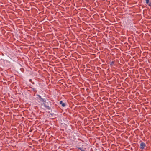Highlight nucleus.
<instances>
[{
  "label": "nucleus",
  "instance_id": "obj_1",
  "mask_svg": "<svg viewBox=\"0 0 151 151\" xmlns=\"http://www.w3.org/2000/svg\"><path fill=\"white\" fill-rule=\"evenodd\" d=\"M37 96L40 99L39 100L40 101L43 102V104L46 103V100L45 99L42 98L41 96L39 95H37Z\"/></svg>",
  "mask_w": 151,
  "mask_h": 151
},
{
  "label": "nucleus",
  "instance_id": "obj_2",
  "mask_svg": "<svg viewBox=\"0 0 151 151\" xmlns=\"http://www.w3.org/2000/svg\"><path fill=\"white\" fill-rule=\"evenodd\" d=\"M146 147V144L143 142H142L140 144V148L141 150H143L144 149L145 147Z\"/></svg>",
  "mask_w": 151,
  "mask_h": 151
},
{
  "label": "nucleus",
  "instance_id": "obj_3",
  "mask_svg": "<svg viewBox=\"0 0 151 151\" xmlns=\"http://www.w3.org/2000/svg\"><path fill=\"white\" fill-rule=\"evenodd\" d=\"M44 104V106L45 107V109H46L48 110H50L51 111H52V109L48 105H47L45 103L43 104Z\"/></svg>",
  "mask_w": 151,
  "mask_h": 151
},
{
  "label": "nucleus",
  "instance_id": "obj_4",
  "mask_svg": "<svg viewBox=\"0 0 151 151\" xmlns=\"http://www.w3.org/2000/svg\"><path fill=\"white\" fill-rule=\"evenodd\" d=\"M60 104L62 105L63 107H65L66 106V104L65 103H63L62 101H60Z\"/></svg>",
  "mask_w": 151,
  "mask_h": 151
},
{
  "label": "nucleus",
  "instance_id": "obj_5",
  "mask_svg": "<svg viewBox=\"0 0 151 151\" xmlns=\"http://www.w3.org/2000/svg\"><path fill=\"white\" fill-rule=\"evenodd\" d=\"M145 2L147 4H148L149 6H151V2L149 3V0H145Z\"/></svg>",
  "mask_w": 151,
  "mask_h": 151
},
{
  "label": "nucleus",
  "instance_id": "obj_6",
  "mask_svg": "<svg viewBox=\"0 0 151 151\" xmlns=\"http://www.w3.org/2000/svg\"><path fill=\"white\" fill-rule=\"evenodd\" d=\"M114 61H112L110 63V65L111 66H113L114 65Z\"/></svg>",
  "mask_w": 151,
  "mask_h": 151
},
{
  "label": "nucleus",
  "instance_id": "obj_7",
  "mask_svg": "<svg viewBox=\"0 0 151 151\" xmlns=\"http://www.w3.org/2000/svg\"><path fill=\"white\" fill-rule=\"evenodd\" d=\"M31 88L34 92H37V91L36 90V89L35 88H32V87H31Z\"/></svg>",
  "mask_w": 151,
  "mask_h": 151
},
{
  "label": "nucleus",
  "instance_id": "obj_8",
  "mask_svg": "<svg viewBox=\"0 0 151 151\" xmlns=\"http://www.w3.org/2000/svg\"><path fill=\"white\" fill-rule=\"evenodd\" d=\"M77 148L78 149H79L80 150H82V148H81V147H77Z\"/></svg>",
  "mask_w": 151,
  "mask_h": 151
},
{
  "label": "nucleus",
  "instance_id": "obj_9",
  "mask_svg": "<svg viewBox=\"0 0 151 151\" xmlns=\"http://www.w3.org/2000/svg\"><path fill=\"white\" fill-rule=\"evenodd\" d=\"M81 151H85L83 150H81Z\"/></svg>",
  "mask_w": 151,
  "mask_h": 151
}]
</instances>
